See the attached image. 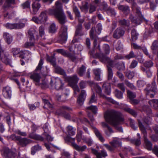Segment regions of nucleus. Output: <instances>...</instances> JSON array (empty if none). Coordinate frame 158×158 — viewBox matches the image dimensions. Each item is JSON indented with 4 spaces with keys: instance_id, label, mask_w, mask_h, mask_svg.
<instances>
[{
    "instance_id": "obj_5",
    "label": "nucleus",
    "mask_w": 158,
    "mask_h": 158,
    "mask_svg": "<svg viewBox=\"0 0 158 158\" xmlns=\"http://www.w3.org/2000/svg\"><path fill=\"white\" fill-rule=\"evenodd\" d=\"M132 10L136 16L138 18L134 17L132 15H130L129 18L131 20L132 23L136 25H139L142 21L147 22L148 21L145 19L141 14L140 11V8L137 6L136 4H133L132 6Z\"/></svg>"
},
{
    "instance_id": "obj_59",
    "label": "nucleus",
    "mask_w": 158,
    "mask_h": 158,
    "mask_svg": "<svg viewBox=\"0 0 158 158\" xmlns=\"http://www.w3.org/2000/svg\"><path fill=\"white\" fill-rule=\"evenodd\" d=\"M44 135L46 137V139L48 142L52 141L53 138L48 133H44Z\"/></svg>"
},
{
    "instance_id": "obj_50",
    "label": "nucleus",
    "mask_w": 158,
    "mask_h": 158,
    "mask_svg": "<svg viewBox=\"0 0 158 158\" xmlns=\"http://www.w3.org/2000/svg\"><path fill=\"white\" fill-rule=\"evenodd\" d=\"M22 6L23 9L30 8V2L28 0H27L24 3H23Z\"/></svg>"
},
{
    "instance_id": "obj_42",
    "label": "nucleus",
    "mask_w": 158,
    "mask_h": 158,
    "mask_svg": "<svg viewBox=\"0 0 158 158\" xmlns=\"http://www.w3.org/2000/svg\"><path fill=\"white\" fill-rule=\"evenodd\" d=\"M47 60L50 62L54 67H56V59L54 56H48Z\"/></svg>"
},
{
    "instance_id": "obj_34",
    "label": "nucleus",
    "mask_w": 158,
    "mask_h": 158,
    "mask_svg": "<svg viewBox=\"0 0 158 158\" xmlns=\"http://www.w3.org/2000/svg\"><path fill=\"white\" fill-rule=\"evenodd\" d=\"M67 133L70 136L74 135L75 133L76 129L71 126H68L66 128Z\"/></svg>"
},
{
    "instance_id": "obj_49",
    "label": "nucleus",
    "mask_w": 158,
    "mask_h": 158,
    "mask_svg": "<svg viewBox=\"0 0 158 158\" xmlns=\"http://www.w3.org/2000/svg\"><path fill=\"white\" fill-rule=\"evenodd\" d=\"M114 94L116 97L118 99H121L123 98L122 93L117 89L115 90Z\"/></svg>"
},
{
    "instance_id": "obj_10",
    "label": "nucleus",
    "mask_w": 158,
    "mask_h": 158,
    "mask_svg": "<svg viewBox=\"0 0 158 158\" xmlns=\"http://www.w3.org/2000/svg\"><path fill=\"white\" fill-rule=\"evenodd\" d=\"M72 110L71 109L66 106H62L60 107V108L56 111V113L58 114H63L64 117L67 119H69L70 118V116L69 114L65 113L67 111H70Z\"/></svg>"
},
{
    "instance_id": "obj_43",
    "label": "nucleus",
    "mask_w": 158,
    "mask_h": 158,
    "mask_svg": "<svg viewBox=\"0 0 158 158\" xmlns=\"http://www.w3.org/2000/svg\"><path fill=\"white\" fill-rule=\"evenodd\" d=\"M41 149V147L39 145L37 144L33 147L31 148V154L34 155L37 151H39Z\"/></svg>"
},
{
    "instance_id": "obj_30",
    "label": "nucleus",
    "mask_w": 158,
    "mask_h": 158,
    "mask_svg": "<svg viewBox=\"0 0 158 158\" xmlns=\"http://www.w3.org/2000/svg\"><path fill=\"white\" fill-rule=\"evenodd\" d=\"M102 125L103 127H106L107 128V130L106 131L105 133L108 136H110L111 133L114 132L111 128L106 123H103Z\"/></svg>"
},
{
    "instance_id": "obj_48",
    "label": "nucleus",
    "mask_w": 158,
    "mask_h": 158,
    "mask_svg": "<svg viewBox=\"0 0 158 158\" xmlns=\"http://www.w3.org/2000/svg\"><path fill=\"white\" fill-rule=\"evenodd\" d=\"M82 134V131L78 129L76 135V138L77 141L78 142H80L81 139Z\"/></svg>"
},
{
    "instance_id": "obj_62",
    "label": "nucleus",
    "mask_w": 158,
    "mask_h": 158,
    "mask_svg": "<svg viewBox=\"0 0 158 158\" xmlns=\"http://www.w3.org/2000/svg\"><path fill=\"white\" fill-rule=\"evenodd\" d=\"M123 46L121 42L118 41L117 44V45L116 46V49L117 51L120 50L123 48Z\"/></svg>"
},
{
    "instance_id": "obj_21",
    "label": "nucleus",
    "mask_w": 158,
    "mask_h": 158,
    "mask_svg": "<svg viewBox=\"0 0 158 158\" xmlns=\"http://www.w3.org/2000/svg\"><path fill=\"white\" fill-rule=\"evenodd\" d=\"M91 150L92 152L96 156L97 158H102L101 156L105 157L107 156L106 152L104 150H102L101 153L98 152L97 151L93 148H91Z\"/></svg>"
},
{
    "instance_id": "obj_33",
    "label": "nucleus",
    "mask_w": 158,
    "mask_h": 158,
    "mask_svg": "<svg viewBox=\"0 0 158 158\" xmlns=\"http://www.w3.org/2000/svg\"><path fill=\"white\" fill-rule=\"evenodd\" d=\"M4 38L6 42L8 44H10L12 41V36L7 33H4L3 35Z\"/></svg>"
},
{
    "instance_id": "obj_19",
    "label": "nucleus",
    "mask_w": 158,
    "mask_h": 158,
    "mask_svg": "<svg viewBox=\"0 0 158 158\" xmlns=\"http://www.w3.org/2000/svg\"><path fill=\"white\" fill-rule=\"evenodd\" d=\"M2 94L5 98L10 99L12 95L11 88L8 86L4 87L2 90Z\"/></svg>"
},
{
    "instance_id": "obj_32",
    "label": "nucleus",
    "mask_w": 158,
    "mask_h": 158,
    "mask_svg": "<svg viewBox=\"0 0 158 158\" xmlns=\"http://www.w3.org/2000/svg\"><path fill=\"white\" fill-rule=\"evenodd\" d=\"M140 69L143 72H145L148 77H150L152 75V72L150 69H145L143 66H140Z\"/></svg>"
},
{
    "instance_id": "obj_54",
    "label": "nucleus",
    "mask_w": 158,
    "mask_h": 158,
    "mask_svg": "<svg viewBox=\"0 0 158 158\" xmlns=\"http://www.w3.org/2000/svg\"><path fill=\"white\" fill-rule=\"evenodd\" d=\"M86 68L83 65H82L79 69L78 73L80 76H82L85 71Z\"/></svg>"
},
{
    "instance_id": "obj_36",
    "label": "nucleus",
    "mask_w": 158,
    "mask_h": 158,
    "mask_svg": "<svg viewBox=\"0 0 158 158\" xmlns=\"http://www.w3.org/2000/svg\"><path fill=\"white\" fill-rule=\"evenodd\" d=\"M82 26L81 23L79 24L76 28L75 35L76 36L77 35H83V33L81 31Z\"/></svg>"
},
{
    "instance_id": "obj_40",
    "label": "nucleus",
    "mask_w": 158,
    "mask_h": 158,
    "mask_svg": "<svg viewBox=\"0 0 158 158\" xmlns=\"http://www.w3.org/2000/svg\"><path fill=\"white\" fill-rule=\"evenodd\" d=\"M94 131L95 135H96L97 137L98 138L99 140H100V141L102 142H104L105 139L102 136L101 134L98 131V130L97 129H95L94 130Z\"/></svg>"
},
{
    "instance_id": "obj_45",
    "label": "nucleus",
    "mask_w": 158,
    "mask_h": 158,
    "mask_svg": "<svg viewBox=\"0 0 158 158\" xmlns=\"http://www.w3.org/2000/svg\"><path fill=\"white\" fill-rule=\"evenodd\" d=\"M58 28L56 26L55 24L54 23L51 24L49 27V32L52 33H54L57 29Z\"/></svg>"
},
{
    "instance_id": "obj_51",
    "label": "nucleus",
    "mask_w": 158,
    "mask_h": 158,
    "mask_svg": "<svg viewBox=\"0 0 158 158\" xmlns=\"http://www.w3.org/2000/svg\"><path fill=\"white\" fill-rule=\"evenodd\" d=\"M127 94L128 97L130 99V100L134 99L136 97V95L135 93L129 90L127 91Z\"/></svg>"
},
{
    "instance_id": "obj_17",
    "label": "nucleus",
    "mask_w": 158,
    "mask_h": 158,
    "mask_svg": "<svg viewBox=\"0 0 158 158\" xmlns=\"http://www.w3.org/2000/svg\"><path fill=\"white\" fill-rule=\"evenodd\" d=\"M98 110L97 107L96 106H90L87 107L86 108V111L88 113V115L89 118L90 120L93 122L94 121V119L92 114H90L89 113V110L92 111L94 113L96 114Z\"/></svg>"
},
{
    "instance_id": "obj_47",
    "label": "nucleus",
    "mask_w": 158,
    "mask_h": 158,
    "mask_svg": "<svg viewBox=\"0 0 158 158\" xmlns=\"http://www.w3.org/2000/svg\"><path fill=\"white\" fill-rule=\"evenodd\" d=\"M28 34L30 36V37H33L34 38V35H37V32L36 31V30L34 28H31L29 31Z\"/></svg>"
},
{
    "instance_id": "obj_38",
    "label": "nucleus",
    "mask_w": 158,
    "mask_h": 158,
    "mask_svg": "<svg viewBox=\"0 0 158 158\" xmlns=\"http://www.w3.org/2000/svg\"><path fill=\"white\" fill-rule=\"evenodd\" d=\"M124 110L126 111L129 113L131 115L135 117H136L137 115V112L134 110L130 108L127 107L124 108Z\"/></svg>"
},
{
    "instance_id": "obj_55",
    "label": "nucleus",
    "mask_w": 158,
    "mask_h": 158,
    "mask_svg": "<svg viewBox=\"0 0 158 158\" xmlns=\"http://www.w3.org/2000/svg\"><path fill=\"white\" fill-rule=\"evenodd\" d=\"M44 27L43 26H41L39 28V33L40 36L42 37L44 35Z\"/></svg>"
},
{
    "instance_id": "obj_15",
    "label": "nucleus",
    "mask_w": 158,
    "mask_h": 158,
    "mask_svg": "<svg viewBox=\"0 0 158 158\" xmlns=\"http://www.w3.org/2000/svg\"><path fill=\"white\" fill-rule=\"evenodd\" d=\"M88 84L91 87L92 89L95 90L96 93L100 96H102L103 95L102 93V89L97 84L94 83L93 81H89Z\"/></svg>"
},
{
    "instance_id": "obj_3",
    "label": "nucleus",
    "mask_w": 158,
    "mask_h": 158,
    "mask_svg": "<svg viewBox=\"0 0 158 158\" xmlns=\"http://www.w3.org/2000/svg\"><path fill=\"white\" fill-rule=\"evenodd\" d=\"M100 52L99 53H97L95 55V57L99 59L102 62L107 63L110 66H113L114 65V61L111 60L107 56V55L109 54L110 51V47L107 44H105L103 45V49L105 54L101 52V50L100 45H98L97 48Z\"/></svg>"
},
{
    "instance_id": "obj_39",
    "label": "nucleus",
    "mask_w": 158,
    "mask_h": 158,
    "mask_svg": "<svg viewBox=\"0 0 158 158\" xmlns=\"http://www.w3.org/2000/svg\"><path fill=\"white\" fill-rule=\"evenodd\" d=\"M138 34L135 29H133L131 32L132 41H135L138 39Z\"/></svg>"
},
{
    "instance_id": "obj_37",
    "label": "nucleus",
    "mask_w": 158,
    "mask_h": 158,
    "mask_svg": "<svg viewBox=\"0 0 158 158\" xmlns=\"http://www.w3.org/2000/svg\"><path fill=\"white\" fill-rule=\"evenodd\" d=\"M30 42H26L24 46L25 48H29L34 45L35 41L34 38L33 37H30Z\"/></svg>"
},
{
    "instance_id": "obj_56",
    "label": "nucleus",
    "mask_w": 158,
    "mask_h": 158,
    "mask_svg": "<svg viewBox=\"0 0 158 158\" xmlns=\"http://www.w3.org/2000/svg\"><path fill=\"white\" fill-rule=\"evenodd\" d=\"M12 52L14 56H16L19 54L20 52V50L17 48H13L12 49Z\"/></svg>"
},
{
    "instance_id": "obj_25",
    "label": "nucleus",
    "mask_w": 158,
    "mask_h": 158,
    "mask_svg": "<svg viewBox=\"0 0 158 158\" xmlns=\"http://www.w3.org/2000/svg\"><path fill=\"white\" fill-rule=\"evenodd\" d=\"M18 141L20 145L23 147H24L28 144L30 143V141L26 138H22L20 137Z\"/></svg>"
},
{
    "instance_id": "obj_52",
    "label": "nucleus",
    "mask_w": 158,
    "mask_h": 158,
    "mask_svg": "<svg viewBox=\"0 0 158 158\" xmlns=\"http://www.w3.org/2000/svg\"><path fill=\"white\" fill-rule=\"evenodd\" d=\"M144 66L147 68H150L153 66V63L151 60L147 61L143 64Z\"/></svg>"
},
{
    "instance_id": "obj_7",
    "label": "nucleus",
    "mask_w": 158,
    "mask_h": 158,
    "mask_svg": "<svg viewBox=\"0 0 158 158\" xmlns=\"http://www.w3.org/2000/svg\"><path fill=\"white\" fill-rule=\"evenodd\" d=\"M145 92L147 95L152 98L157 92L156 85L155 81L152 82L151 85L148 84L145 89Z\"/></svg>"
},
{
    "instance_id": "obj_60",
    "label": "nucleus",
    "mask_w": 158,
    "mask_h": 158,
    "mask_svg": "<svg viewBox=\"0 0 158 158\" xmlns=\"http://www.w3.org/2000/svg\"><path fill=\"white\" fill-rule=\"evenodd\" d=\"M20 137V136H16L15 134H12L10 135V138L12 140L18 141Z\"/></svg>"
},
{
    "instance_id": "obj_2",
    "label": "nucleus",
    "mask_w": 158,
    "mask_h": 158,
    "mask_svg": "<svg viewBox=\"0 0 158 158\" xmlns=\"http://www.w3.org/2000/svg\"><path fill=\"white\" fill-rule=\"evenodd\" d=\"M104 117L106 121L114 127L123 123L124 121L122 113L115 110L106 111Z\"/></svg>"
},
{
    "instance_id": "obj_4",
    "label": "nucleus",
    "mask_w": 158,
    "mask_h": 158,
    "mask_svg": "<svg viewBox=\"0 0 158 158\" xmlns=\"http://www.w3.org/2000/svg\"><path fill=\"white\" fill-rule=\"evenodd\" d=\"M43 63V60L41 59L38 65L35 69V71L30 76V77L31 78L33 79L35 82L36 85L40 86L43 89H45L48 87L47 82L45 80H43L42 81L41 83H40L41 78L40 74L37 72L38 71L40 70L41 69Z\"/></svg>"
},
{
    "instance_id": "obj_57",
    "label": "nucleus",
    "mask_w": 158,
    "mask_h": 158,
    "mask_svg": "<svg viewBox=\"0 0 158 158\" xmlns=\"http://www.w3.org/2000/svg\"><path fill=\"white\" fill-rule=\"evenodd\" d=\"M126 75L129 79H131L134 76L135 73L133 71H128L126 73Z\"/></svg>"
},
{
    "instance_id": "obj_63",
    "label": "nucleus",
    "mask_w": 158,
    "mask_h": 158,
    "mask_svg": "<svg viewBox=\"0 0 158 158\" xmlns=\"http://www.w3.org/2000/svg\"><path fill=\"white\" fill-rule=\"evenodd\" d=\"M138 64L137 62L135 60H133L131 62L129 67L130 69H133L135 68Z\"/></svg>"
},
{
    "instance_id": "obj_61",
    "label": "nucleus",
    "mask_w": 158,
    "mask_h": 158,
    "mask_svg": "<svg viewBox=\"0 0 158 158\" xmlns=\"http://www.w3.org/2000/svg\"><path fill=\"white\" fill-rule=\"evenodd\" d=\"M73 88L74 90V93L76 94L77 92H79L80 89L78 86L76 84L73 85Z\"/></svg>"
},
{
    "instance_id": "obj_9",
    "label": "nucleus",
    "mask_w": 158,
    "mask_h": 158,
    "mask_svg": "<svg viewBox=\"0 0 158 158\" xmlns=\"http://www.w3.org/2000/svg\"><path fill=\"white\" fill-rule=\"evenodd\" d=\"M66 141H67L69 142H71L72 146L76 150L79 151H83L87 147L85 145L83 146H80L78 145L74 142L75 139L72 138L69 136H67L65 139Z\"/></svg>"
},
{
    "instance_id": "obj_28",
    "label": "nucleus",
    "mask_w": 158,
    "mask_h": 158,
    "mask_svg": "<svg viewBox=\"0 0 158 158\" xmlns=\"http://www.w3.org/2000/svg\"><path fill=\"white\" fill-rule=\"evenodd\" d=\"M68 79L69 82L70 83H72V85L77 83L79 79L76 75H74L71 77H68Z\"/></svg>"
},
{
    "instance_id": "obj_44",
    "label": "nucleus",
    "mask_w": 158,
    "mask_h": 158,
    "mask_svg": "<svg viewBox=\"0 0 158 158\" xmlns=\"http://www.w3.org/2000/svg\"><path fill=\"white\" fill-rule=\"evenodd\" d=\"M109 66H110L108 64V66H107L108 71V80H110L113 77V73L112 69ZM114 66V64L113 65V66H112V67H113ZM110 67H112V66H110Z\"/></svg>"
},
{
    "instance_id": "obj_16",
    "label": "nucleus",
    "mask_w": 158,
    "mask_h": 158,
    "mask_svg": "<svg viewBox=\"0 0 158 158\" xmlns=\"http://www.w3.org/2000/svg\"><path fill=\"white\" fill-rule=\"evenodd\" d=\"M40 0H32L31 4L32 12L31 13L33 14H36L41 7V4L39 2Z\"/></svg>"
},
{
    "instance_id": "obj_11",
    "label": "nucleus",
    "mask_w": 158,
    "mask_h": 158,
    "mask_svg": "<svg viewBox=\"0 0 158 158\" xmlns=\"http://www.w3.org/2000/svg\"><path fill=\"white\" fill-rule=\"evenodd\" d=\"M143 110L147 113L148 115V117L144 119L143 124H144L145 123L147 124H149L151 120L150 116H151L152 114L151 110L148 106H144L143 107Z\"/></svg>"
},
{
    "instance_id": "obj_12",
    "label": "nucleus",
    "mask_w": 158,
    "mask_h": 158,
    "mask_svg": "<svg viewBox=\"0 0 158 158\" xmlns=\"http://www.w3.org/2000/svg\"><path fill=\"white\" fill-rule=\"evenodd\" d=\"M1 152L3 156L6 158H14L16 156L14 152L7 148H4Z\"/></svg>"
},
{
    "instance_id": "obj_31",
    "label": "nucleus",
    "mask_w": 158,
    "mask_h": 158,
    "mask_svg": "<svg viewBox=\"0 0 158 158\" xmlns=\"http://www.w3.org/2000/svg\"><path fill=\"white\" fill-rule=\"evenodd\" d=\"M29 137L31 138L40 141H43L44 140V138L41 135L34 133L30 134Z\"/></svg>"
},
{
    "instance_id": "obj_24",
    "label": "nucleus",
    "mask_w": 158,
    "mask_h": 158,
    "mask_svg": "<svg viewBox=\"0 0 158 158\" xmlns=\"http://www.w3.org/2000/svg\"><path fill=\"white\" fill-rule=\"evenodd\" d=\"M110 144L114 148L120 147L121 146V143L120 140L117 138L114 139L113 140L110 142Z\"/></svg>"
},
{
    "instance_id": "obj_23",
    "label": "nucleus",
    "mask_w": 158,
    "mask_h": 158,
    "mask_svg": "<svg viewBox=\"0 0 158 158\" xmlns=\"http://www.w3.org/2000/svg\"><path fill=\"white\" fill-rule=\"evenodd\" d=\"M39 20L41 23L45 22L47 19V17L46 11L42 12L40 14L39 17Z\"/></svg>"
},
{
    "instance_id": "obj_26",
    "label": "nucleus",
    "mask_w": 158,
    "mask_h": 158,
    "mask_svg": "<svg viewBox=\"0 0 158 158\" xmlns=\"http://www.w3.org/2000/svg\"><path fill=\"white\" fill-rule=\"evenodd\" d=\"M102 87L105 93L108 95H109L110 93V83L107 82L104 83Z\"/></svg>"
},
{
    "instance_id": "obj_41",
    "label": "nucleus",
    "mask_w": 158,
    "mask_h": 158,
    "mask_svg": "<svg viewBox=\"0 0 158 158\" xmlns=\"http://www.w3.org/2000/svg\"><path fill=\"white\" fill-rule=\"evenodd\" d=\"M15 3V0H6L4 4L3 7L5 9L6 8L10 6L11 4H14Z\"/></svg>"
},
{
    "instance_id": "obj_53",
    "label": "nucleus",
    "mask_w": 158,
    "mask_h": 158,
    "mask_svg": "<svg viewBox=\"0 0 158 158\" xmlns=\"http://www.w3.org/2000/svg\"><path fill=\"white\" fill-rule=\"evenodd\" d=\"M107 14L111 16H114L116 15V12L114 9L110 8L106 11Z\"/></svg>"
},
{
    "instance_id": "obj_22",
    "label": "nucleus",
    "mask_w": 158,
    "mask_h": 158,
    "mask_svg": "<svg viewBox=\"0 0 158 158\" xmlns=\"http://www.w3.org/2000/svg\"><path fill=\"white\" fill-rule=\"evenodd\" d=\"M118 8L125 14H128L130 12L129 7L127 6L120 5H118Z\"/></svg>"
},
{
    "instance_id": "obj_27",
    "label": "nucleus",
    "mask_w": 158,
    "mask_h": 158,
    "mask_svg": "<svg viewBox=\"0 0 158 158\" xmlns=\"http://www.w3.org/2000/svg\"><path fill=\"white\" fill-rule=\"evenodd\" d=\"M94 74L95 75V79L97 81H101V80L100 74L101 70L99 69H95L93 70Z\"/></svg>"
},
{
    "instance_id": "obj_1",
    "label": "nucleus",
    "mask_w": 158,
    "mask_h": 158,
    "mask_svg": "<svg viewBox=\"0 0 158 158\" xmlns=\"http://www.w3.org/2000/svg\"><path fill=\"white\" fill-rule=\"evenodd\" d=\"M55 8L50 9L48 13L54 15L58 20L59 22L62 25L59 32V39L61 42L64 43L67 39V27L63 25L65 22V16L63 11L61 3L59 1L55 2Z\"/></svg>"
},
{
    "instance_id": "obj_6",
    "label": "nucleus",
    "mask_w": 158,
    "mask_h": 158,
    "mask_svg": "<svg viewBox=\"0 0 158 158\" xmlns=\"http://www.w3.org/2000/svg\"><path fill=\"white\" fill-rule=\"evenodd\" d=\"M139 127L140 130L143 134L145 144V148L149 150L152 149V144L147 138V133L142 123L139 120H138Z\"/></svg>"
},
{
    "instance_id": "obj_35",
    "label": "nucleus",
    "mask_w": 158,
    "mask_h": 158,
    "mask_svg": "<svg viewBox=\"0 0 158 158\" xmlns=\"http://www.w3.org/2000/svg\"><path fill=\"white\" fill-rule=\"evenodd\" d=\"M118 23L120 25L128 27L130 25V23L128 20L125 19H121L118 21Z\"/></svg>"
},
{
    "instance_id": "obj_46",
    "label": "nucleus",
    "mask_w": 158,
    "mask_h": 158,
    "mask_svg": "<svg viewBox=\"0 0 158 158\" xmlns=\"http://www.w3.org/2000/svg\"><path fill=\"white\" fill-rule=\"evenodd\" d=\"M54 67L55 68V72L56 73L63 75L65 74L64 71L60 67L56 65V67Z\"/></svg>"
},
{
    "instance_id": "obj_8",
    "label": "nucleus",
    "mask_w": 158,
    "mask_h": 158,
    "mask_svg": "<svg viewBox=\"0 0 158 158\" xmlns=\"http://www.w3.org/2000/svg\"><path fill=\"white\" fill-rule=\"evenodd\" d=\"M50 85L52 88L59 90L62 88L63 84L60 78L56 77L51 79Z\"/></svg>"
},
{
    "instance_id": "obj_58",
    "label": "nucleus",
    "mask_w": 158,
    "mask_h": 158,
    "mask_svg": "<svg viewBox=\"0 0 158 158\" xmlns=\"http://www.w3.org/2000/svg\"><path fill=\"white\" fill-rule=\"evenodd\" d=\"M145 84L146 82L143 80H139L137 81V85L139 87H143Z\"/></svg>"
},
{
    "instance_id": "obj_20",
    "label": "nucleus",
    "mask_w": 158,
    "mask_h": 158,
    "mask_svg": "<svg viewBox=\"0 0 158 158\" xmlns=\"http://www.w3.org/2000/svg\"><path fill=\"white\" fill-rule=\"evenodd\" d=\"M124 33V31L121 27H118L114 32L113 37L114 38L118 39L123 36Z\"/></svg>"
},
{
    "instance_id": "obj_14",
    "label": "nucleus",
    "mask_w": 158,
    "mask_h": 158,
    "mask_svg": "<svg viewBox=\"0 0 158 158\" xmlns=\"http://www.w3.org/2000/svg\"><path fill=\"white\" fill-rule=\"evenodd\" d=\"M24 26V24L23 23H8L5 25V26L7 28L10 29H21L23 28Z\"/></svg>"
},
{
    "instance_id": "obj_18",
    "label": "nucleus",
    "mask_w": 158,
    "mask_h": 158,
    "mask_svg": "<svg viewBox=\"0 0 158 158\" xmlns=\"http://www.w3.org/2000/svg\"><path fill=\"white\" fill-rule=\"evenodd\" d=\"M86 96V94L85 90H82L77 99V102L79 105L81 106L83 105Z\"/></svg>"
},
{
    "instance_id": "obj_13",
    "label": "nucleus",
    "mask_w": 158,
    "mask_h": 158,
    "mask_svg": "<svg viewBox=\"0 0 158 158\" xmlns=\"http://www.w3.org/2000/svg\"><path fill=\"white\" fill-rule=\"evenodd\" d=\"M56 52L62 55L69 58L72 61H74L76 59V57L74 54H72L69 52L65 51L63 49H59L56 50Z\"/></svg>"
},
{
    "instance_id": "obj_29",
    "label": "nucleus",
    "mask_w": 158,
    "mask_h": 158,
    "mask_svg": "<svg viewBox=\"0 0 158 158\" xmlns=\"http://www.w3.org/2000/svg\"><path fill=\"white\" fill-rule=\"evenodd\" d=\"M149 104L155 109H158V99H153L149 101Z\"/></svg>"
},
{
    "instance_id": "obj_64",
    "label": "nucleus",
    "mask_w": 158,
    "mask_h": 158,
    "mask_svg": "<svg viewBox=\"0 0 158 158\" xmlns=\"http://www.w3.org/2000/svg\"><path fill=\"white\" fill-rule=\"evenodd\" d=\"M79 85L81 89H84L86 86V83L85 81H82L79 83Z\"/></svg>"
}]
</instances>
